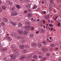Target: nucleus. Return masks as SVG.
<instances>
[{
    "mask_svg": "<svg viewBox=\"0 0 61 61\" xmlns=\"http://www.w3.org/2000/svg\"><path fill=\"white\" fill-rule=\"evenodd\" d=\"M12 14L11 16H16L18 15V13L16 12L13 11L11 13Z\"/></svg>",
    "mask_w": 61,
    "mask_h": 61,
    "instance_id": "f257e3e1",
    "label": "nucleus"
},
{
    "mask_svg": "<svg viewBox=\"0 0 61 61\" xmlns=\"http://www.w3.org/2000/svg\"><path fill=\"white\" fill-rule=\"evenodd\" d=\"M31 26L30 25L28 26H25V29H28V30H30L31 29Z\"/></svg>",
    "mask_w": 61,
    "mask_h": 61,
    "instance_id": "f03ea898",
    "label": "nucleus"
},
{
    "mask_svg": "<svg viewBox=\"0 0 61 61\" xmlns=\"http://www.w3.org/2000/svg\"><path fill=\"white\" fill-rule=\"evenodd\" d=\"M17 32L19 33L20 35H23V33H24L23 31L21 30H18Z\"/></svg>",
    "mask_w": 61,
    "mask_h": 61,
    "instance_id": "7ed1b4c3",
    "label": "nucleus"
},
{
    "mask_svg": "<svg viewBox=\"0 0 61 61\" xmlns=\"http://www.w3.org/2000/svg\"><path fill=\"white\" fill-rule=\"evenodd\" d=\"M27 16L28 17L31 18L32 17V14L31 13H29L27 14Z\"/></svg>",
    "mask_w": 61,
    "mask_h": 61,
    "instance_id": "20e7f679",
    "label": "nucleus"
},
{
    "mask_svg": "<svg viewBox=\"0 0 61 61\" xmlns=\"http://www.w3.org/2000/svg\"><path fill=\"white\" fill-rule=\"evenodd\" d=\"M10 57L11 59H14L15 58V55L14 54H12L10 56Z\"/></svg>",
    "mask_w": 61,
    "mask_h": 61,
    "instance_id": "39448f33",
    "label": "nucleus"
},
{
    "mask_svg": "<svg viewBox=\"0 0 61 61\" xmlns=\"http://www.w3.org/2000/svg\"><path fill=\"white\" fill-rule=\"evenodd\" d=\"M11 24H12V25L14 26H15L16 25H17V23L15 22H14L12 21H11Z\"/></svg>",
    "mask_w": 61,
    "mask_h": 61,
    "instance_id": "423d86ee",
    "label": "nucleus"
},
{
    "mask_svg": "<svg viewBox=\"0 0 61 61\" xmlns=\"http://www.w3.org/2000/svg\"><path fill=\"white\" fill-rule=\"evenodd\" d=\"M31 46L34 47H36L37 46V44L36 43H33L31 44Z\"/></svg>",
    "mask_w": 61,
    "mask_h": 61,
    "instance_id": "0eeeda50",
    "label": "nucleus"
},
{
    "mask_svg": "<svg viewBox=\"0 0 61 61\" xmlns=\"http://www.w3.org/2000/svg\"><path fill=\"white\" fill-rule=\"evenodd\" d=\"M38 44V46L39 47H40L42 46V43L41 42H39Z\"/></svg>",
    "mask_w": 61,
    "mask_h": 61,
    "instance_id": "6e6552de",
    "label": "nucleus"
},
{
    "mask_svg": "<svg viewBox=\"0 0 61 61\" xmlns=\"http://www.w3.org/2000/svg\"><path fill=\"white\" fill-rule=\"evenodd\" d=\"M6 1L8 4H10V5H12V4H13V3H11L10 1H9L7 0H6Z\"/></svg>",
    "mask_w": 61,
    "mask_h": 61,
    "instance_id": "1a4fd4ad",
    "label": "nucleus"
},
{
    "mask_svg": "<svg viewBox=\"0 0 61 61\" xmlns=\"http://www.w3.org/2000/svg\"><path fill=\"white\" fill-rule=\"evenodd\" d=\"M38 54H40V55H39V58H41V57H42V56H42V53H41L40 52H39L38 53Z\"/></svg>",
    "mask_w": 61,
    "mask_h": 61,
    "instance_id": "9d476101",
    "label": "nucleus"
},
{
    "mask_svg": "<svg viewBox=\"0 0 61 61\" xmlns=\"http://www.w3.org/2000/svg\"><path fill=\"white\" fill-rule=\"evenodd\" d=\"M3 20L5 22H7V19L6 18H4Z\"/></svg>",
    "mask_w": 61,
    "mask_h": 61,
    "instance_id": "9b49d317",
    "label": "nucleus"
},
{
    "mask_svg": "<svg viewBox=\"0 0 61 61\" xmlns=\"http://www.w3.org/2000/svg\"><path fill=\"white\" fill-rule=\"evenodd\" d=\"M34 54H32L31 55H30L28 57H27V59H30L31 58V56H33Z\"/></svg>",
    "mask_w": 61,
    "mask_h": 61,
    "instance_id": "f8f14e48",
    "label": "nucleus"
},
{
    "mask_svg": "<svg viewBox=\"0 0 61 61\" xmlns=\"http://www.w3.org/2000/svg\"><path fill=\"white\" fill-rule=\"evenodd\" d=\"M46 59V58L44 57V58H42V59L41 60V61H45Z\"/></svg>",
    "mask_w": 61,
    "mask_h": 61,
    "instance_id": "ddd939ff",
    "label": "nucleus"
},
{
    "mask_svg": "<svg viewBox=\"0 0 61 61\" xmlns=\"http://www.w3.org/2000/svg\"><path fill=\"white\" fill-rule=\"evenodd\" d=\"M37 6L36 5H35L34 6L32 7V9H36L37 8Z\"/></svg>",
    "mask_w": 61,
    "mask_h": 61,
    "instance_id": "4468645a",
    "label": "nucleus"
},
{
    "mask_svg": "<svg viewBox=\"0 0 61 61\" xmlns=\"http://www.w3.org/2000/svg\"><path fill=\"white\" fill-rule=\"evenodd\" d=\"M20 47L21 49H23V48H24V45H22L20 46Z\"/></svg>",
    "mask_w": 61,
    "mask_h": 61,
    "instance_id": "2eb2a0df",
    "label": "nucleus"
},
{
    "mask_svg": "<svg viewBox=\"0 0 61 61\" xmlns=\"http://www.w3.org/2000/svg\"><path fill=\"white\" fill-rule=\"evenodd\" d=\"M42 50L44 51H46V48L45 47H43L42 48Z\"/></svg>",
    "mask_w": 61,
    "mask_h": 61,
    "instance_id": "dca6fc26",
    "label": "nucleus"
},
{
    "mask_svg": "<svg viewBox=\"0 0 61 61\" xmlns=\"http://www.w3.org/2000/svg\"><path fill=\"white\" fill-rule=\"evenodd\" d=\"M25 57H26V56H25L24 55L23 56L21 57L20 59L21 60H22V59H24V58H25Z\"/></svg>",
    "mask_w": 61,
    "mask_h": 61,
    "instance_id": "f3484780",
    "label": "nucleus"
},
{
    "mask_svg": "<svg viewBox=\"0 0 61 61\" xmlns=\"http://www.w3.org/2000/svg\"><path fill=\"white\" fill-rule=\"evenodd\" d=\"M53 7L54 6H53L52 7L51 6H50L49 9V11H51V10H52V8H53Z\"/></svg>",
    "mask_w": 61,
    "mask_h": 61,
    "instance_id": "a211bd4d",
    "label": "nucleus"
},
{
    "mask_svg": "<svg viewBox=\"0 0 61 61\" xmlns=\"http://www.w3.org/2000/svg\"><path fill=\"white\" fill-rule=\"evenodd\" d=\"M37 58V56L36 55H34L33 56V58L35 59H36Z\"/></svg>",
    "mask_w": 61,
    "mask_h": 61,
    "instance_id": "6ab92c4d",
    "label": "nucleus"
},
{
    "mask_svg": "<svg viewBox=\"0 0 61 61\" xmlns=\"http://www.w3.org/2000/svg\"><path fill=\"white\" fill-rule=\"evenodd\" d=\"M26 7H28V8H30L31 7V4H29V5H27L26 6Z\"/></svg>",
    "mask_w": 61,
    "mask_h": 61,
    "instance_id": "aec40b11",
    "label": "nucleus"
},
{
    "mask_svg": "<svg viewBox=\"0 0 61 61\" xmlns=\"http://www.w3.org/2000/svg\"><path fill=\"white\" fill-rule=\"evenodd\" d=\"M22 26V24L21 23H19V27H21Z\"/></svg>",
    "mask_w": 61,
    "mask_h": 61,
    "instance_id": "412c9836",
    "label": "nucleus"
},
{
    "mask_svg": "<svg viewBox=\"0 0 61 61\" xmlns=\"http://www.w3.org/2000/svg\"><path fill=\"white\" fill-rule=\"evenodd\" d=\"M28 32L27 31H25L24 32V35H27Z\"/></svg>",
    "mask_w": 61,
    "mask_h": 61,
    "instance_id": "4be33fe9",
    "label": "nucleus"
},
{
    "mask_svg": "<svg viewBox=\"0 0 61 61\" xmlns=\"http://www.w3.org/2000/svg\"><path fill=\"white\" fill-rule=\"evenodd\" d=\"M2 8L3 9L5 10V9H6V7L5 6H3L2 7Z\"/></svg>",
    "mask_w": 61,
    "mask_h": 61,
    "instance_id": "5701e85b",
    "label": "nucleus"
},
{
    "mask_svg": "<svg viewBox=\"0 0 61 61\" xmlns=\"http://www.w3.org/2000/svg\"><path fill=\"white\" fill-rule=\"evenodd\" d=\"M42 43L43 44H44V45H46V44H47L46 43V42L45 41H44Z\"/></svg>",
    "mask_w": 61,
    "mask_h": 61,
    "instance_id": "b1692460",
    "label": "nucleus"
},
{
    "mask_svg": "<svg viewBox=\"0 0 61 61\" xmlns=\"http://www.w3.org/2000/svg\"><path fill=\"white\" fill-rule=\"evenodd\" d=\"M7 49L6 48H5L3 49V50L4 51H5L6 50H7Z\"/></svg>",
    "mask_w": 61,
    "mask_h": 61,
    "instance_id": "393cba45",
    "label": "nucleus"
},
{
    "mask_svg": "<svg viewBox=\"0 0 61 61\" xmlns=\"http://www.w3.org/2000/svg\"><path fill=\"white\" fill-rule=\"evenodd\" d=\"M16 38L17 39H20L21 38V37L20 36H17L16 37Z\"/></svg>",
    "mask_w": 61,
    "mask_h": 61,
    "instance_id": "a878e982",
    "label": "nucleus"
},
{
    "mask_svg": "<svg viewBox=\"0 0 61 61\" xmlns=\"http://www.w3.org/2000/svg\"><path fill=\"white\" fill-rule=\"evenodd\" d=\"M15 7H13L11 8V9L12 11H14V10H15Z\"/></svg>",
    "mask_w": 61,
    "mask_h": 61,
    "instance_id": "bb28decb",
    "label": "nucleus"
},
{
    "mask_svg": "<svg viewBox=\"0 0 61 61\" xmlns=\"http://www.w3.org/2000/svg\"><path fill=\"white\" fill-rule=\"evenodd\" d=\"M54 0H51V4H54Z\"/></svg>",
    "mask_w": 61,
    "mask_h": 61,
    "instance_id": "cd10ccee",
    "label": "nucleus"
},
{
    "mask_svg": "<svg viewBox=\"0 0 61 61\" xmlns=\"http://www.w3.org/2000/svg\"><path fill=\"white\" fill-rule=\"evenodd\" d=\"M1 25H5V24L4 23V22H2L1 23Z\"/></svg>",
    "mask_w": 61,
    "mask_h": 61,
    "instance_id": "c85d7f7f",
    "label": "nucleus"
},
{
    "mask_svg": "<svg viewBox=\"0 0 61 61\" xmlns=\"http://www.w3.org/2000/svg\"><path fill=\"white\" fill-rule=\"evenodd\" d=\"M51 47H54V46H55V44H51Z\"/></svg>",
    "mask_w": 61,
    "mask_h": 61,
    "instance_id": "c756f323",
    "label": "nucleus"
},
{
    "mask_svg": "<svg viewBox=\"0 0 61 61\" xmlns=\"http://www.w3.org/2000/svg\"><path fill=\"white\" fill-rule=\"evenodd\" d=\"M34 35L32 34H31L30 35V37H34Z\"/></svg>",
    "mask_w": 61,
    "mask_h": 61,
    "instance_id": "7c9ffc66",
    "label": "nucleus"
},
{
    "mask_svg": "<svg viewBox=\"0 0 61 61\" xmlns=\"http://www.w3.org/2000/svg\"><path fill=\"white\" fill-rule=\"evenodd\" d=\"M16 7L17 8H20V6H19L18 5H17Z\"/></svg>",
    "mask_w": 61,
    "mask_h": 61,
    "instance_id": "2f4dec72",
    "label": "nucleus"
},
{
    "mask_svg": "<svg viewBox=\"0 0 61 61\" xmlns=\"http://www.w3.org/2000/svg\"><path fill=\"white\" fill-rule=\"evenodd\" d=\"M50 55V54L48 53L46 54V56H48Z\"/></svg>",
    "mask_w": 61,
    "mask_h": 61,
    "instance_id": "473e14b6",
    "label": "nucleus"
},
{
    "mask_svg": "<svg viewBox=\"0 0 61 61\" xmlns=\"http://www.w3.org/2000/svg\"><path fill=\"white\" fill-rule=\"evenodd\" d=\"M46 13V11H43L42 12V14L43 15V14H45V13Z\"/></svg>",
    "mask_w": 61,
    "mask_h": 61,
    "instance_id": "72a5a7b5",
    "label": "nucleus"
},
{
    "mask_svg": "<svg viewBox=\"0 0 61 61\" xmlns=\"http://www.w3.org/2000/svg\"><path fill=\"white\" fill-rule=\"evenodd\" d=\"M27 10H25L24 11V14H27Z\"/></svg>",
    "mask_w": 61,
    "mask_h": 61,
    "instance_id": "f704fd0d",
    "label": "nucleus"
},
{
    "mask_svg": "<svg viewBox=\"0 0 61 61\" xmlns=\"http://www.w3.org/2000/svg\"><path fill=\"white\" fill-rule=\"evenodd\" d=\"M26 24L27 25H29V23L28 22H27L26 23Z\"/></svg>",
    "mask_w": 61,
    "mask_h": 61,
    "instance_id": "c9c22d12",
    "label": "nucleus"
},
{
    "mask_svg": "<svg viewBox=\"0 0 61 61\" xmlns=\"http://www.w3.org/2000/svg\"><path fill=\"white\" fill-rule=\"evenodd\" d=\"M5 38H8V39H10V38H10V37H7V36H6L5 37Z\"/></svg>",
    "mask_w": 61,
    "mask_h": 61,
    "instance_id": "e433bc0d",
    "label": "nucleus"
},
{
    "mask_svg": "<svg viewBox=\"0 0 61 61\" xmlns=\"http://www.w3.org/2000/svg\"><path fill=\"white\" fill-rule=\"evenodd\" d=\"M58 22H61V20L59 19L58 20Z\"/></svg>",
    "mask_w": 61,
    "mask_h": 61,
    "instance_id": "4c0bfd02",
    "label": "nucleus"
},
{
    "mask_svg": "<svg viewBox=\"0 0 61 61\" xmlns=\"http://www.w3.org/2000/svg\"><path fill=\"white\" fill-rule=\"evenodd\" d=\"M45 17H46V18H49V17H47V15L45 16Z\"/></svg>",
    "mask_w": 61,
    "mask_h": 61,
    "instance_id": "58836bf2",
    "label": "nucleus"
},
{
    "mask_svg": "<svg viewBox=\"0 0 61 61\" xmlns=\"http://www.w3.org/2000/svg\"><path fill=\"white\" fill-rule=\"evenodd\" d=\"M29 0H25V1L26 2H29Z\"/></svg>",
    "mask_w": 61,
    "mask_h": 61,
    "instance_id": "ea45409f",
    "label": "nucleus"
},
{
    "mask_svg": "<svg viewBox=\"0 0 61 61\" xmlns=\"http://www.w3.org/2000/svg\"><path fill=\"white\" fill-rule=\"evenodd\" d=\"M60 25V23H58V26H59V25Z\"/></svg>",
    "mask_w": 61,
    "mask_h": 61,
    "instance_id": "a19ab883",
    "label": "nucleus"
},
{
    "mask_svg": "<svg viewBox=\"0 0 61 61\" xmlns=\"http://www.w3.org/2000/svg\"><path fill=\"white\" fill-rule=\"evenodd\" d=\"M26 48H29V46H26Z\"/></svg>",
    "mask_w": 61,
    "mask_h": 61,
    "instance_id": "79ce46f5",
    "label": "nucleus"
},
{
    "mask_svg": "<svg viewBox=\"0 0 61 61\" xmlns=\"http://www.w3.org/2000/svg\"><path fill=\"white\" fill-rule=\"evenodd\" d=\"M31 30H33L34 29V28L33 27H31Z\"/></svg>",
    "mask_w": 61,
    "mask_h": 61,
    "instance_id": "37998d69",
    "label": "nucleus"
},
{
    "mask_svg": "<svg viewBox=\"0 0 61 61\" xmlns=\"http://www.w3.org/2000/svg\"><path fill=\"white\" fill-rule=\"evenodd\" d=\"M2 12V10L0 8V12Z\"/></svg>",
    "mask_w": 61,
    "mask_h": 61,
    "instance_id": "c03bdc74",
    "label": "nucleus"
},
{
    "mask_svg": "<svg viewBox=\"0 0 61 61\" xmlns=\"http://www.w3.org/2000/svg\"><path fill=\"white\" fill-rule=\"evenodd\" d=\"M26 51V50L25 49H24L23 50V51H24V52H25V51Z\"/></svg>",
    "mask_w": 61,
    "mask_h": 61,
    "instance_id": "a18cd8bd",
    "label": "nucleus"
},
{
    "mask_svg": "<svg viewBox=\"0 0 61 61\" xmlns=\"http://www.w3.org/2000/svg\"><path fill=\"white\" fill-rule=\"evenodd\" d=\"M50 41H51L50 40H47V41L48 42H50Z\"/></svg>",
    "mask_w": 61,
    "mask_h": 61,
    "instance_id": "49530a36",
    "label": "nucleus"
},
{
    "mask_svg": "<svg viewBox=\"0 0 61 61\" xmlns=\"http://www.w3.org/2000/svg\"><path fill=\"white\" fill-rule=\"evenodd\" d=\"M11 38H10V39H8V40H9V41H11Z\"/></svg>",
    "mask_w": 61,
    "mask_h": 61,
    "instance_id": "de8ad7c7",
    "label": "nucleus"
},
{
    "mask_svg": "<svg viewBox=\"0 0 61 61\" xmlns=\"http://www.w3.org/2000/svg\"><path fill=\"white\" fill-rule=\"evenodd\" d=\"M49 26H53V25H52V24H50L49 25Z\"/></svg>",
    "mask_w": 61,
    "mask_h": 61,
    "instance_id": "09e8293b",
    "label": "nucleus"
},
{
    "mask_svg": "<svg viewBox=\"0 0 61 61\" xmlns=\"http://www.w3.org/2000/svg\"><path fill=\"white\" fill-rule=\"evenodd\" d=\"M56 45V46H58L59 45L58 44V43H56L55 44Z\"/></svg>",
    "mask_w": 61,
    "mask_h": 61,
    "instance_id": "8fccbe9b",
    "label": "nucleus"
},
{
    "mask_svg": "<svg viewBox=\"0 0 61 61\" xmlns=\"http://www.w3.org/2000/svg\"><path fill=\"white\" fill-rule=\"evenodd\" d=\"M39 31H37L36 32V33L37 34H38V33H39Z\"/></svg>",
    "mask_w": 61,
    "mask_h": 61,
    "instance_id": "3c124183",
    "label": "nucleus"
},
{
    "mask_svg": "<svg viewBox=\"0 0 61 61\" xmlns=\"http://www.w3.org/2000/svg\"><path fill=\"white\" fill-rule=\"evenodd\" d=\"M49 39H50V40H51V37H49Z\"/></svg>",
    "mask_w": 61,
    "mask_h": 61,
    "instance_id": "603ef678",
    "label": "nucleus"
},
{
    "mask_svg": "<svg viewBox=\"0 0 61 61\" xmlns=\"http://www.w3.org/2000/svg\"><path fill=\"white\" fill-rule=\"evenodd\" d=\"M51 31H52V30H53V28H51Z\"/></svg>",
    "mask_w": 61,
    "mask_h": 61,
    "instance_id": "864d4df0",
    "label": "nucleus"
},
{
    "mask_svg": "<svg viewBox=\"0 0 61 61\" xmlns=\"http://www.w3.org/2000/svg\"><path fill=\"white\" fill-rule=\"evenodd\" d=\"M59 61H60L61 60V59H59Z\"/></svg>",
    "mask_w": 61,
    "mask_h": 61,
    "instance_id": "5fc2aeb1",
    "label": "nucleus"
},
{
    "mask_svg": "<svg viewBox=\"0 0 61 61\" xmlns=\"http://www.w3.org/2000/svg\"><path fill=\"white\" fill-rule=\"evenodd\" d=\"M39 19L37 20V21H38V22H39Z\"/></svg>",
    "mask_w": 61,
    "mask_h": 61,
    "instance_id": "6e6d98bb",
    "label": "nucleus"
},
{
    "mask_svg": "<svg viewBox=\"0 0 61 61\" xmlns=\"http://www.w3.org/2000/svg\"><path fill=\"white\" fill-rule=\"evenodd\" d=\"M48 22H50V21L49 20H48Z\"/></svg>",
    "mask_w": 61,
    "mask_h": 61,
    "instance_id": "4d7b16f0",
    "label": "nucleus"
},
{
    "mask_svg": "<svg viewBox=\"0 0 61 61\" xmlns=\"http://www.w3.org/2000/svg\"><path fill=\"white\" fill-rule=\"evenodd\" d=\"M45 20H43V23L44 24H45Z\"/></svg>",
    "mask_w": 61,
    "mask_h": 61,
    "instance_id": "13d9d810",
    "label": "nucleus"
},
{
    "mask_svg": "<svg viewBox=\"0 0 61 61\" xmlns=\"http://www.w3.org/2000/svg\"><path fill=\"white\" fill-rule=\"evenodd\" d=\"M41 3L42 4H44V2H43V1H42V2Z\"/></svg>",
    "mask_w": 61,
    "mask_h": 61,
    "instance_id": "bf43d9fd",
    "label": "nucleus"
},
{
    "mask_svg": "<svg viewBox=\"0 0 61 61\" xmlns=\"http://www.w3.org/2000/svg\"><path fill=\"white\" fill-rule=\"evenodd\" d=\"M7 36H9V34H7Z\"/></svg>",
    "mask_w": 61,
    "mask_h": 61,
    "instance_id": "052dcab7",
    "label": "nucleus"
},
{
    "mask_svg": "<svg viewBox=\"0 0 61 61\" xmlns=\"http://www.w3.org/2000/svg\"><path fill=\"white\" fill-rule=\"evenodd\" d=\"M0 4H1V1L0 0Z\"/></svg>",
    "mask_w": 61,
    "mask_h": 61,
    "instance_id": "680f3d73",
    "label": "nucleus"
},
{
    "mask_svg": "<svg viewBox=\"0 0 61 61\" xmlns=\"http://www.w3.org/2000/svg\"><path fill=\"white\" fill-rule=\"evenodd\" d=\"M53 31H56V30L55 29H54L53 30Z\"/></svg>",
    "mask_w": 61,
    "mask_h": 61,
    "instance_id": "e2e57ef3",
    "label": "nucleus"
},
{
    "mask_svg": "<svg viewBox=\"0 0 61 61\" xmlns=\"http://www.w3.org/2000/svg\"><path fill=\"white\" fill-rule=\"evenodd\" d=\"M53 19H54V20L55 21L56 20V19H55L54 18H53Z\"/></svg>",
    "mask_w": 61,
    "mask_h": 61,
    "instance_id": "0e129e2a",
    "label": "nucleus"
},
{
    "mask_svg": "<svg viewBox=\"0 0 61 61\" xmlns=\"http://www.w3.org/2000/svg\"><path fill=\"white\" fill-rule=\"evenodd\" d=\"M58 49V48H57L56 49V50H57Z\"/></svg>",
    "mask_w": 61,
    "mask_h": 61,
    "instance_id": "69168bd1",
    "label": "nucleus"
},
{
    "mask_svg": "<svg viewBox=\"0 0 61 61\" xmlns=\"http://www.w3.org/2000/svg\"><path fill=\"white\" fill-rule=\"evenodd\" d=\"M51 6V7H53V6H52V5H51V6Z\"/></svg>",
    "mask_w": 61,
    "mask_h": 61,
    "instance_id": "338daca9",
    "label": "nucleus"
},
{
    "mask_svg": "<svg viewBox=\"0 0 61 61\" xmlns=\"http://www.w3.org/2000/svg\"><path fill=\"white\" fill-rule=\"evenodd\" d=\"M57 18V17L56 16V18Z\"/></svg>",
    "mask_w": 61,
    "mask_h": 61,
    "instance_id": "774afa93",
    "label": "nucleus"
}]
</instances>
